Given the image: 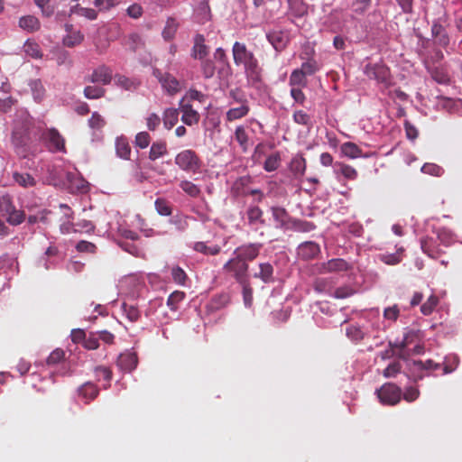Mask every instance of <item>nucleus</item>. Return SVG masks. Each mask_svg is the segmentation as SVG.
Masks as SVG:
<instances>
[{
    "mask_svg": "<svg viewBox=\"0 0 462 462\" xmlns=\"http://www.w3.org/2000/svg\"><path fill=\"white\" fill-rule=\"evenodd\" d=\"M235 138L237 141V143H239V145L241 146L242 150L244 152H246L249 147V143H248L249 138H248V134L244 126L239 125L236 128Z\"/></svg>",
    "mask_w": 462,
    "mask_h": 462,
    "instance_id": "39",
    "label": "nucleus"
},
{
    "mask_svg": "<svg viewBox=\"0 0 462 462\" xmlns=\"http://www.w3.org/2000/svg\"><path fill=\"white\" fill-rule=\"evenodd\" d=\"M195 15L199 23H205L211 18V11L207 0L199 2L195 9Z\"/></svg>",
    "mask_w": 462,
    "mask_h": 462,
    "instance_id": "26",
    "label": "nucleus"
},
{
    "mask_svg": "<svg viewBox=\"0 0 462 462\" xmlns=\"http://www.w3.org/2000/svg\"><path fill=\"white\" fill-rule=\"evenodd\" d=\"M305 77V74H303L300 69L293 70L290 76V86H291V88H297L296 86L301 85L304 86L306 84Z\"/></svg>",
    "mask_w": 462,
    "mask_h": 462,
    "instance_id": "51",
    "label": "nucleus"
},
{
    "mask_svg": "<svg viewBox=\"0 0 462 462\" xmlns=\"http://www.w3.org/2000/svg\"><path fill=\"white\" fill-rule=\"evenodd\" d=\"M83 346L88 350H96L99 347V339L97 332H90L88 336H86Z\"/></svg>",
    "mask_w": 462,
    "mask_h": 462,
    "instance_id": "54",
    "label": "nucleus"
},
{
    "mask_svg": "<svg viewBox=\"0 0 462 462\" xmlns=\"http://www.w3.org/2000/svg\"><path fill=\"white\" fill-rule=\"evenodd\" d=\"M151 143V135L148 132H139L134 138V144L140 149H145Z\"/></svg>",
    "mask_w": 462,
    "mask_h": 462,
    "instance_id": "50",
    "label": "nucleus"
},
{
    "mask_svg": "<svg viewBox=\"0 0 462 462\" xmlns=\"http://www.w3.org/2000/svg\"><path fill=\"white\" fill-rule=\"evenodd\" d=\"M138 363L137 356L134 352H125L122 353L118 358H117V366L125 371V372H131L134 370Z\"/></svg>",
    "mask_w": 462,
    "mask_h": 462,
    "instance_id": "16",
    "label": "nucleus"
},
{
    "mask_svg": "<svg viewBox=\"0 0 462 462\" xmlns=\"http://www.w3.org/2000/svg\"><path fill=\"white\" fill-rule=\"evenodd\" d=\"M6 217V220L10 225L18 226L24 221L25 213L23 210H19L14 208Z\"/></svg>",
    "mask_w": 462,
    "mask_h": 462,
    "instance_id": "43",
    "label": "nucleus"
},
{
    "mask_svg": "<svg viewBox=\"0 0 462 462\" xmlns=\"http://www.w3.org/2000/svg\"><path fill=\"white\" fill-rule=\"evenodd\" d=\"M263 210L259 207H251L247 210V218L250 224H254L257 221H260L263 224V220L262 219Z\"/></svg>",
    "mask_w": 462,
    "mask_h": 462,
    "instance_id": "56",
    "label": "nucleus"
},
{
    "mask_svg": "<svg viewBox=\"0 0 462 462\" xmlns=\"http://www.w3.org/2000/svg\"><path fill=\"white\" fill-rule=\"evenodd\" d=\"M379 258L383 263L389 265H395L402 261L400 253L380 254Z\"/></svg>",
    "mask_w": 462,
    "mask_h": 462,
    "instance_id": "64",
    "label": "nucleus"
},
{
    "mask_svg": "<svg viewBox=\"0 0 462 462\" xmlns=\"http://www.w3.org/2000/svg\"><path fill=\"white\" fill-rule=\"evenodd\" d=\"M258 268L259 272L254 274V278L260 279L264 283H270L274 281V269L270 263H260Z\"/></svg>",
    "mask_w": 462,
    "mask_h": 462,
    "instance_id": "20",
    "label": "nucleus"
},
{
    "mask_svg": "<svg viewBox=\"0 0 462 462\" xmlns=\"http://www.w3.org/2000/svg\"><path fill=\"white\" fill-rule=\"evenodd\" d=\"M146 126L149 131H155L162 121V118L156 113H151L146 118Z\"/></svg>",
    "mask_w": 462,
    "mask_h": 462,
    "instance_id": "62",
    "label": "nucleus"
},
{
    "mask_svg": "<svg viewBox=\"0 0 462 462\" xmlns=\"http://www.w3.org/2000/svg\"><path fill=\"white\" fill-rule=\"evenodd\" d=\"M13 179L19 186L24 189L32 188L37 184L34 177L27 172L14 171L13 173Z\"/></svg>",
    "mask_w": 462,
    "mask_h": 462,
    "instance_id": "24",
    "label": "nucleus"
},
{
    "mask_svg": "<svg viewBox=\"0 0 462 462\" xmlns=\"http://www.w3.org/2000/svg\"><path fill=\"white\" fill-rule=\"evenodd\" d=\"M431 35L435 39L436 43L443 48H446L450 43V37L445 29V27L441 24L440 20H434L431 25Z\"/></svg>",
    "mask_w": 462,
    "mask_h": 462,
    "instance_id": "13",
    "label": "nucleus"
},
{
    "mask_svg": "<svg viewBox=\"0 0 462 462\" xmlns=\"http://www.w3.org/2000/svg\"><path fill=\"white\" fill-rule=\"evenodd\" d=\"M249 112V104L240 105L237 107L228 109L226 113V119L227 122H233L246 116Z\"/></svg>",
    "mask_w": 462,
    "mask_h": 462,
    "instance_id": "22",
    "label": "nucleus"
},
{
    "mask_svg": "<svg viewBox=\"0 0 462 462\" xmlns=\"http://www.w3.org/2000/svg\"><path fill=\"white\" fill-rule=\"evenodd\" d=\"M420 246L423 253L429 255L430 258L437 259L441 254L440 250L434 246L431 238L421 239Z\"/></svg>",
    "mask_w": 462,
    "mask_h": 462,
    "instance_id": "33",
    "label": "nucleus"
},
{
    "mask_svg": "<svg viewBox=\"0 0 462 462\" xmlns=\"http://www.w3.org/2000/svg\"><path fill=\"white\" fill-rule=\"evenodd\" d=\"M42 139L47 143L51 152H66L65 140L55 128H49L42 134Z\"/></svg>",
    "mask_w": 462,
    "mask_h": 462,
    "instance_id": "10",
    "label": "nucleus"
},
{
    "mask_svg": "<svg viewBox=\"0 0 462 462\" xmlns=\"http://www.w3.org/2000/svg\"><path fill=\"white\" fill-rule=\"evenodd\" d=\"M340 149L341 152L350 159H356L364 156L362 149L352 142L344 143Z\"/></svg>",
    "mask_w": 462,
    "mask_h": 462,
    "instance_id": "28",
    "label": "nucleus"
},
{
    "mask_svg": "<svg viewBox=\"0 0 462 462\" xmlns=\"http://www.w3.org/2000/svg\"><path fill=\"white\" fill-rule=\"evenodd\" d=\"M437 236L440 243L446 246L449 245L454 241L452 232L445 227L439 228L437 232Z\"/></svg>",
    "mask_w": 462,
    "mask_h": 462,
    "instance_id": "53",
    "label": "nucleus"
},
{
    "mask_svg": "<svg viewBox=\"0 0 462 462\" xmlns=\"http://www.w3.org/2000/svg\"><path fill=\"white\" fill-rule=\"evenodd\" d=\"M171 277L174 282L179 285L185 286L188 280V275L185 271L180 266L176 265L171 268Z\"/></svg>",
    "mask_w": 462,
    "mask_h": 462,
    "instance_id": "45",
    "label": "nucleus"
},
{
    "mask_svg": "<svg viewBox=\"0 0 462 462\" xmlns=\"http://www.w3.org/2000/svg\"><path fill=\"white\" fill-rule=\"evenodd\" d=\"M271 212L276 228L289 229L292 218L284 208L272 207Z\"/></svg>",
    "mask_w": 462,
    "mask_h": 462,
    "instance_id": "14",
    "label": "nucleus"
},
{
    "mask_svg": "<svg viewBox=\"0 0 462 462\" xmlns=\"http://www.w3.org/2000/svg\"><path fill=\"white\" fill-rule=\"evenodd\" d=\"M315 228L316 226L312 222L299 219H292L289 227L297 232H310Z\"/></svg>",
    "mask_w": 462,
    "mask_h": 462,
    "instance_id": "36",
    "label": "nucleus"
},
{
    "mask_svg": "<svg viewBox=\"0 0 462 462\" xmlns=\"http://www.w3.org/2000/svg\"><path fill=\"white\" fill-rule=\"evenodd\" d=\"M228 96L235 103L239 105L249 104L244 91L238 88L231 89L228 93Z\"/></svg>",
    "mask_w": 462,
    "mask_h": 462,
    "instance_id": "55",
    "label": "nucleus"
},
{
    "mask_svg": "<svg viewBox=\"0 0 462 462\" xmlns=\"http://www.w3.org/2000/svg\"><path fill=\"white\" fill-rule=\"evenodd\" d=\"M337 166L339 167L340 173L346 180H355L357 179L358 172L353 166L343 163V162H338Z\"/></svg>",
    "mask_w": 462,
    "mask_h": 462,
    "instance_id": "44",
    "label": "nucleus"
},
{
    "mask_svg": "<svg viewBox=\"0 0 462 462\" xmlns=\"http://www.w3.org/2000/svg\"><path fill=\"white\" fill-rule=\"evenodd\" d=\"M263 247L261 243H249L238 246L234 254L245 263L254 261L257 258Z\"/></svg>",
    "mask_w": 462,
    "mask_h": 462,
    "instance_id": "11",
    "label": "nucleus"
},
{
    "mask_svg": "<svg viewBox=\"0 0 462 462\" xmlns=\"http://www.w3.org/2000/svg\"><path fill=\"white\" fill-rule=\"evenodd\" d=\"M65 30L67 34L62 39L64 46L73 48L81 44L84 35L79 30L75 29L72 24H66Z\"/></svg>",
    "mask_w": 462,
    "mask_h": 462,
    "instance_id": "15",
    "label": "nucleus"
},
{
    "mask_svg": "<svg viewBox=\"0 0 462 462\" xmlns=\"http://www.w3.org/2000/svg\"><path fill=\"white\" fill-rule=\"evenodd\" d=\"M95 373H96V376L97 377L98 380H100L102 378L108 383L112 380L113 373L109 367L102 366V365L97 366L95 369Z\"/></svg>",
    "mask_w": 462,
    "mask_h": 462,
    "instance_id": "60",
    "label": "nucleus"
},
{
    "mask_svg": "<svg viewBox=\"0 0 462 462\" xmlns=\"http://www.w3.org/2000/svg\"><path fill=\"white\" fill-rule=\"evenodd\" d=\"M305 76H310L319 69L318 62L314 59H309L301 64L300 69Z\"/></svg>",
    "mask_w": 462,
    "mask_h": 462,
    "instance_id": "49",
    "label": "nucleus"
},
{
    "mask_svg": "<svg viewBox=\"0 0 462 462\" xmlns=\"http://www.w3.org/2000/svg\"><path fill=\"white\" fill-rule=\"evenodd\" d=\"M155 209L161 216L168 217L172 213V208L169 201L165 199L158 198L154 202Z\"/></svg>",
    "mask_w": 462,
    "mask_h": 462,
    "instance_id": "40",
    "label": "nucleus"
},
{
    "mask_svg": "<svg viewBox=\"0 0 462 462\" xmlns=\"http://www.w3.org/2000/svg\"><path fill=\"white\" fill-rule=\"evenodd\" d=\"M78 393L86 403H88L97 397L99 389L95 383L87 382L79 387Z\"/></svg>",
    "mask_w": 462,
    "mask_h": 462,
    "instance_id": "19",
    "label": "nucleus"
},
{
    "mask_svg": "<svg viewBox=\"0 0 462 462\" xmlns=\"http://www.w3.org/2000/svg\"><path fill=\"white\" fill-rule=\"evenodd\" d=\"M439 302V300L436 295H430L428 300L420 306L421 313L425 316L430 315L438 306Z\"/></svg>",
    "mask_w": 462,
    "mask_h": 462,
    "instance_id": "41",
    "label": "nucleus"
},
{
    "mask_svg": "<svg viewBox=\"0 0 462 462\" xmlns=\"http://www.w3.org/2000/svg\"><path fill=\"white\" fill-rule=\"evenodd\" d=\"M375 393L383 405H396L402 399V389L393 383H385Z\"/></svg>",
    "mask_w": 462,
    "mask_h": 462,
    "instance_id": "5",
    "label": "nucleus"
},
{
    "mask_svg": "<svg viewBox=\"0 0 462 462\" xmlns=\"http://www.w3.org/2000/svg\"><path fill=\"white\" fill-rule=\"evenodd\" d=\"M19 26L27 32H32L40 29L41 23L37 17L26 15L20 18Z\"/></svg>",
    "mask_w": 462,
    "mask_h": 462,
    "instance_id": "29",
    "label": "nucleus"
},
{
    "mask_svg": "<svg viewBox=\"0 0 462 462\" xmlns=\"http://www.w3.org/2000/svg\"><path fill=\"white\" fill-rule=\"evenodd\" d=\"M233 60L236 66H243L248 85L257 87L262 81L263 69L254 53L243 42H236L232 48Z\"/></svg>",
    "mask_w": 462,
    "mask_h": 462,
    "instance_id": "1",
    "label": "nucleus"
},
{
    "mask_svg": "<svg viewBox=\"0 0 462 462\" xmlns=\"http://www.w3.org/2000/svg\"><path fill=\"white\" fill-rule=\"evenodd\" d=\"M122 308H123V310H124L126 318L131 322H135L140 319L141 313L137 307H135L134 305L127 304V303H124Z\"/></svg>",
    "mask_w": 462,
    "mask_h": 462,
    "instance_id": "47",
    "label": "nucleus"
},
{
    "mask_svg": "<svg viewBox=\"0 0 462 462\" xmlns=\"http://www.w3.org/2000/svg\"><path fill=\"white\" fill-rule=\"evenodd\" d=\"M208 54V47L205 44V37L202 34H196L194 45L191 50V56L194 59L203 60Z\"/></svg>",
    "mask_w": 462,
    "mask_h": 462,
    "instance_id": "18",
    "label": "nucleus"
},
{
    "mask_svg": "<svg viewBox=\"0 0 462 462\" xmlns=\"http://www.w3.org/2000/svg\"><path fill=\"white\" fill-rule=\"evenodd\" d=\"M23 50L27 56L32 59H41L42 57L41 47L34 41H26L23 46Z\"/></svg>",
    "mask_w": 462,
    "mask_h": 462,
    "instance_id": "32",
    "label": "nucleus"
},
{
    "mask_svg": "<svg viewBox=\"0 0 462 462\" xmlns=\"http://www.w3.org/2000/svg\"><path fill=\"white\" fill-rule=\"evenodd\" d=\"M266 37L269 42L277 51L284 50L289 42V37L287 33L282 31L270 32L267 33Z\"/></svg>",
    "mask_w": 462,
    "mask_h": 462,
    "instance_id": "17",
    "label": "nucleus"
},
{
    "mask_svg": "<svg viewBox=\"0 0 462 462\" xmlns=\"http://www.w3.org/2000/svg\"><path fill=\"white\" fill-rule=\"evenodd\" d=\"M106 125V121L103 116L97 112H93L91 117L88 120V125L92 129L99 130L103 128Z\"/></svg>",
    "mask_w": 462,
    "mask_h": 462,
    "instance_id": "58",
    "label": "nucleus"
},
{
    "mask_svg": "<svg viewBox=\"0 0 462 462\" xmlns=\"http://www.w3.org/2000/svg\"><path fill=\"white\" fill-rule=\"evenodd\" d=\"M248 263L239 259L236 255L228 260L223 266V270L238 283H244L248 280Z\"/></svg>",
    "mask_w": 462,
    "mask_h": 462,
    "instance_id": "4",
    "label": "nucleus"
},
{
    "mask_svg": "<svg viewBox=\"0 0 462 462\" xmlns=\"http://www.w3.org/2000/svg\"><path fill=\"white\" fill-rule=\"evenodd\" d=\"M15 116L21 118V123L15 121V130L26 129L30 125V116L28 112L24 109H20L16 111Z\"/></svg>",
    "mask_w": 462,
    "mask_h": 462,
    "instance_id": "48",
    "label": "nucleus"
},
{
    "mask_svg": "<svg viewBox=\"0 0 462 462\" xmlns=\"http://www.w3.org/2000/svg\"><path fill=\"white\" fill-rule=\"evenodd\" d=\"M153 76L159 80L163 90L170 96H174L181 90L180 82L171 74L162 72L160 69L153 70Z\"/></svg>",
    "mask_w": 462,
    "mask_h": 462,
    "instance_id": "7",
    "label": "nucleus"
},
{
    "mask_svg": "<svg viewBox=\"0 0 462 462\" xmlns=\"http://www.w3.org/2000/svg\"><path fill=\"white\" fill-rule=\"evenodd\" d=\"M106 90L97 84L88 85L84 88L83 95L88 99H99L106 96Z\"/></svg>",
    "mask_w": 462,
    "mask_h": 462,
    "instance_id": "30",
    "label": "nucleus"
},
{
    "mask_svg": "<svg viewBox=\"0 0 462 462\" xmlns=\"http://www.w3.org/2000/svg\"><path fill=\"white\" fill-rule=\"evenodd\" d=\"M200 116L197 110L181 115V121L189 126L197 125Z\"/></svg>",
    "mask_w": 462,
    "mask_h": 462,
    "instance_id": "63",
    "label": "nucleus"
},
{
    "mask_svg": "<svg viewBox=\"0 0 462 462\" xmlns=\"http://www.w3.org/2000/svg\"><path fill=\"white\" fill-rule=\"evenodd\" d=\"M167 152V144L164 141L154 142L150 148L149 159L151 161H155L164 156Z\"/></svg>",
    "mask_w": 462,
    "mask_h": 462,
    "instance_id": "31",
    "label": "nucleus"
},
{
    "mask_svg": "<svg viewBox=\"0 0 462 462\" xmlns=\"http://www.w3.org/2000/svg\"><path fill=\"white\" fill-rule=\"evenodd\" d=\"M243 287V299L246 307H251L253 303V289L250 286L249 280L240 283Z\"/></svg>",
    "mask_w": 462,
    "mask_h": 462,
    "instance_id": "59",
    "label": "nucleus"
},
{
    "mask_svg": "<svg viewBox=\"0 0 462 462\" xmlns=\"http://www.w3.org/2000/svg\"><path fill=\"white\" fill-rule=\"evenodd\" d=\"M72 13H76L81 16H84L89 20H95L97 17V12L92 8L81 7L79 5L71 9Z\"/></svg>",
    "mask_w": 462,
    "mask_h": 462,
    "instance_id": "52",
    "label": "nucleus"
},
{
    "mask_svg": "<svg viewBox=\"0 0 462 462\" xmlns=\"http://www.w3.org/2000/svg\"><path fill=\"white\" fill-rule=\"evenodd\" d=\"M372 0H356L352 3V10L357 15H363L371 6Z\"/></svg>",
    "mask_w": 462,
    "mask_h": 462,
    "instance_id": "46",
    "label": "nucleus"
},
{
    "mask_svg": "<svg viewBox=\"0 0 462 462\" xmlns=\"http://www.w3.org/2000/svg\"><path fill=\"white\" fill-rule=\"evenodd\" d=\"M113 79H114L115 84L117 87H119L125 90H128V91L136 89L140 84L135 79L127 78L126 76L121 75V74H116L113 77Z\"/></svg>",
    "mask_w": 462,
    "mask_h": 462,
    "instance_id": "25",
    "label": "nucleus"
},
{
    "mask_svg": "<svg viewBox=\"0 0 462 462\" xmlns=\"http://www.w3.org/2000/svg\"><path fill=\"white\" fill-rule=\"evenodd\" d=\"M179 109L172 107L166 108L163 111L162 118L164 128L167 130L172 129L179 121Z\"/></svg>",
    "mask_w": 462,
    "mask_h": 462,
    "instance_id": "21",
    "label": "nucleus"
},
{
    "mask_svg": "<svg viewBox=\"0 0 462 462\" xmlns=\"http://www.w3.org/2000/svg\"><path fill=\"white\" fill-rule=\"evenodd\" d=\"M116 152L121 159L128 160L130 158L131 147L126 137L120 136L116 139Z\"/></svg>",
    "mask_w": 462,
    "mask_h": 462,
    "instance_id": "23",
    "label": "nucleus"
},
{
    "mask_svg": "<svg viewBox=\"0 0 462 462\" xmlns=\"http://www.w3.org/2000/svg\"><path fill=\"white\" fill-rule=\"evenodd\" d=\"M365 72L370 79L376 80L385 88L392 84L390 69L383 64H368L365 66Z\"/></svg>",
    "mask_w": 462,
    "mask_h": 462,
    "instance_id": "6",
    "label": "nucleus"
},
{
    "mask_svg": "<svg viewBox=\"0 0 462 462\" xmlns=\"http://www.w3.org/2000/svg\"><path fill=\"white\" fill-rule=\"evenodd\" d=\"M179 186L187 195L191 198H198L201 193L199 187L188 180H181Z\"/></svg>",
    "mask_w": 462,
    "mask_h": 462,
    "instance_id": "35",
    "label": "nucleus"
},
{
    "mask_svg": "<svg viewBox=\"0 0 462 462\" xmlns=\"http://www.w3.org/2000/svg\"><path fill=\"white\" fill-rule=\"evenodd\" d=\"M216 67L211 60H204L201 62V71L205 79H211L215 74Z\"/></svg>",
    "mask_w": 462,
    "mask_h": 462,
    "instance_id": "57",
    "label": "nucleus"
},
{
    "mask_svg": "<svg viewBox=\"0 0 462 462\" xmlns=\"http://www.w3.org/2000/svg\"><path fill=\"white\" fill-rule=\"evenodd\" d=\"M193 249L206 255H217L220 253L221 247L217 245L208 246L204 242H196Z\"/></svg>",
    "mask_w": 462,
    "mask_h": 462,
    "instance_id": "34",
    "label": "nucleus"
},
{
    "mask_svg": "<svg viewBox=\"0 0 462 462\" xmlns=\"http://www.w3.org/2000/svg\"><path fill=\"white\" fill-rule=\"evenodd\" d=\"M306 168V160L302 155H297L291 159L290 171L295 177H301L305 173Z\"/></svg>",
    "mask_w": 462,
    "mask_h": 462,
    "instance_id": "27",
    "label": "nucleus"
},
{
    "mask_svg": "<svg viewBox=\"0 0 462 462\" xmlns=\"http://www.w3.org/2000/svg\"><path fill=\"white\" fill-rule=\"evenodd\" d=\"M175 164L183 171L198 173L200 171L202 162L197 152L187 149L177 153L174 159Z\"/></svg>",
    "mask_w": 462,
    "mask_h": 462,
    "instance_id": "3",
    "label": "nucleus"
},
{
    "mask_svg": "<svg viewBox=\"0 0 462 462\" xmlns=\"http://www.w3.org/2000/svg\"><path fill=\"white\" fill-rule=\"evenodd\" d=\"M315 267L318 273L326 274L346 272L351 268V265L342 258H333L328 262L317 263Z\"/></svg>",
    "mask_w": 462,
    "mask_h": 462,
    "instance_id": "8",
    "label": "nucleus"
},
{
    "mask_svg": "<svg viewBox=\"0 0 462 462\" xmlns=\"http://www.w3.org/2000/svg\"><path fill=\"white\" fill-rule=\"evenodd\" d=\"M415 337L413 332H409L404 335L401 342H389L390 349L386 350L387 356H397L400 359L407 361V370L409 375L414 382H418L424 377L423 365L421 360H409L411 351L408 346L412 343V339Z\"/></svg>",
    "mask_w": 462,
    "mask_h": 462,
    "instance_id": "2",
    "label": "nucleus"
},
{
    "mask_svg": "<svg viewBox=\"0 0 462 462\" xmlns=\"http://www.w3.org/2000/svg\"><path fill=\"white\" fill-rule=\"evenodd\" d=\"M313 289L318 293H328L332 289L329 278H317L313 282Z\"/></svg>",
    "mask_w": 462,
    "mask_h": 462,
    "instance_id": "38",
    "label": "nucleus"
},
{
    "mask_svg": "<svg viewBox=\"0 0 462 462\" xmlns=\"http://www.w3.org/2000/svg\"><path fill=\"white\" fill-rule=\"evenodd\" d=\"M185 298V293L180 291H175L167 300V306L173 311H176L179 309V303L181 302Z\"/></svg>",
    "mask_w": 462,
    "mask_h": 462,
    "instance_id": "42",
    "label": "nucleus"
},
{
    "mask_svg": "<svg viewBox=\"0 0 462 462\" xmlns=\"http://www.w3.org/2000/svg\"><path fill=\"white\" fill-rule=\"evenodd\" d=\"M120 2L121 0H94V5L99 11H106L119 5Z\"/></svg>",
    "mask_w": 462,
    "mask_h": 462,
    "instance_id": "61",
    "label": "nucleus"
},
{
    "mask_svg": "<svg viewBox=\"0 0 462 462\" xmlns=\"http://www.w3.org/2000/svg\"><path fill=\"white\" fill-rule=\"evenodd\" d=\"M281 161L280 152H275L266 158L263 163V169L268 172L274 171L279 168Z\"/></svg>",
    "mask_w": 462,
    "mask_h": 462,
    "instance_id": "37",
    "label": "nucleus"
},
{
    "mask_svg": "<svg viewBox=\"0 0 462 462\" xmlns=\"http://www.w3.org/2000/svg\"><path fill=\"white\" fill-rule=\"evenodd\" d=\"M113 79L112 69L105 64L97 66L93 69L92 73L85 77V81L92 84H101L106 86L111 83Z\"/></svg>",
    "mask_w": 462,
    "mask_h": 462,
    "instance_id": "9",
    "label": "nucleus"
},
{
    "mask_svg": "<svg viewBox=\"0 0 462 462\" xmlns=\"http://www.w3.org/2000/svg\"><path fill=\"white\" fill-rule=\"evenodd\" d=\"M320 254V246L313 241L301 243L297 248V254L303 261H310Z\"/></svg>",
    "mask_w": 462,
    "mask_h": 462,
    "instance_id": "12",
    "label": "nucleus"
}]
</instances>
